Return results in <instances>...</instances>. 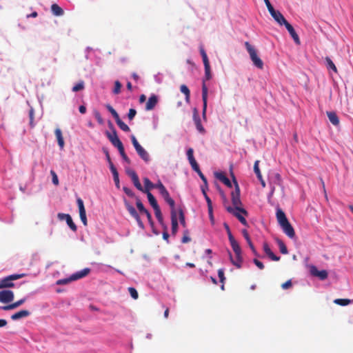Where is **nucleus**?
<instances>
[{
	"label": "nucleus",
	"mask_w": 353,
	"mask_h": 353,
	"mask_svg": "<svg viewBox=\"0 0 353 353\" xmlns=\"http://www.w3.org/2000/svg\"><path fill=\"white\" fill-rule=\"evenodd\" d=\"M205 77L202 82V100H203V116L205 117L206 109H207V101H208V89L205 84V81H208L212 78L210 62L205 63Z\"/></svg>",
	"instance_id": "nucleus-1"
},
{
	"label": "nucleus",
	"mask_w": 353,
	"mask_h": 353,
	"mask_svg": "<svg viewBox=\"0 0 353 353\" xmlns=\"http://www.w3.org/2000/svg\"><path fill=\"white\" fill-rule=\"evenodd\" d=\"M245 46L250 54V59L253 62V64L259 69H263V61L258 57L256 49L248 42H245Z\"/></svg>",
	"instance_id": "nucleus-2"
},
{
	"label": "nucleus",
	"mask_w": 353,
	"mask_h": 353,
	"mask_svg": "<svg viewBox=\"0 0 353 353\" xmlns=\"http://www.w3.org/2000/svg\"><path fill=\"white\" fill-rule=\"evenodd\" d=\"M228 212L234 215L245 226H248V222L244 216H248V212L243 208H233L231 206L226 208Z\"/></svg>",
	"instance_id": "nucleus-3"
},
{
	"label": "nucleus",
	"mask_w": 353,
	"mask_h": 353,
	"mask_svg": "<svg viewBox=\"0 0 353 353\" xmlns=\"http://www.w3.org/2000/svg\"><path fill=\"white\" fill-rule=\"evenodd\" d=\"M90 272V268H84L82 270L75 272L72 274L69 278L59 279L57 281V285H66L71 281H74L81 278L86 276Z\"/></svg>",
	"instance_id": "nucleus-4"
},
{
	"label": "nucleus",
	"mask_w": 353,
	"mask_h": 353,
	"mask_svg": "<svg viewBox=\"0 0 353 353\" xmlns=\"http://www.w3.org/2000/svg\"><path fill=\"white\" fill-rule=\"evenodd\" d=\"M24 274H14L0 279V289L10 288L14 286L13 281L23 278Z\"/></svg>",
	"instance_id": "nucleus-5"
},
{
	"label": "nucleus",
	"mask_w": 353,
	"mask_h": 353,
	"mask_svg": "<svg viewBox=\"0 0 353 353\" xmlns=\"http://www.w3.org/2000/svg\"><path fill=\"white\" fill-rule=\"evenodd\" d=\"M232 181L235 185V190L233 191L231 194L232 203L234 205L233 208H241L240 206L241 205V201L240 199V188L233 174H232Z\"/></svg>",
	"instance_id": "nucleus-6"
},
{
	"label": "nucleus",
	"mask_w": 353,
	"mask_h": 353,
	"mask_svg": "<svg viewBox=\"0 0 353 353\" xmlns=\"http://www.w3.org/2000/svg\"><path fill=\"white\" fill-rule=\"evenodd\" d=\"M310 272L312 276L318 277L320 280H325L328 276V273L326 270H319L315 265H311Z\"/></svg>",
	"instance_id": "nucleus-7"
},
{
	"label": "nucleus",
	"mask_w": 353,
	"mask_h": 353,
	"mask_svg": "<svg viewBox=\"0 0 353 353\" xmlns=\"http://www.w3.org/2000/svg\"><path fill=\"white\" fill-rule=\"evenodd\" d=\"M14 292L9 290L0 291V302L8 303L14 300Z\"/></svg>",
	"instance_id": "nucleus-8"
},
{
	"label": "nucleus",
	"mask_w": 353,
	"mask_h": 353,
	"mask_svg": "<svg viewBox=\"0 0 353 353\" xmlns=\"http://www.w3.org/2000/svg\"><path fill=\"white\" fill-rule=\"evenodd\" d=\"M77 205L79 210L80 219L85 226L88 224L85 209L84 207L83 201L81 198L77 199Z\"/></svg>",
	"instance_id": "nucleus-9"
},
{
	"label": "nucleus",
	"mask_w": 353,
	"mask_h": 353,
	"mask_svg": "<svg viewBox=\"0 0 353 353\" xmlns=\"http://www.w3.org/2000/svg\"><path fill=\"white\" fill-rule=\"evenodd\" d=\"M270 14L280 26L285 25L288 22L282 13L279 10L274 9L273 11L270 12Z\"/></svg>",
	"instance_id": "nucleus-10"
},
{
	"label": "nucleus",
	"mask_w": 353,
	"mask_h": 353,
	"mask_svg": "<svg viewBox=\"0 0 353 353\" xmlns=\"http://www.w3.org/2000/svg\"><path fill=\"white\" fill-rule=\"evenodd\" d=\"M280 226L283 229V231L284 232V233L288 237L292 239L295 236L294 230L289 221L281 225Z\"/></svg>",
	"instance_id": "nucleus-11"
},
{
	"label": "nucleus",
	"mask_w": 353,
	"mask_h": 353,
	"mask_svg": "<svg viewBox=\"0 0 353 353\" xmlns=\"http://www.w3.org/2000/svg\"><path fill=\"white\" fill-rule=\"evenodd\" d=\"M284 26H285L286 29L289 32L290 36L292 37V39H293L294 41L295 42V43L299 45L301 43V41H300L299 35L296 34V32L295 30L294 29L293 26L290 23H289L288 22H287Z\"/></svg>",
	"instance_id": "nucleus-12"
},
{
	"label": "nucleus",
	"mask_w": 353,
	"mask_h": 353,
	"mask_svg": "<svg viewBox=\"0 0 353 353\" xmlns=\"http://www.w3.org/2000/svg\"><path fill=\"white\" fill-rule=\"evenodd\" d=\"M165 202L170 205L171 210H175V202L170 197V194L167 190H165L162 192L160 193Z\"/></svg>",
	"instance_id": "nucleus-13"
},
{
	"label": "nucleus",
	"mask_w": 353,
	"mask_h": 353,
	"mask_svg": "<svg viewBox=\"0 0 353 353\" xmlns=\"http://www.w3.org/2000/svg\"><path fill=\"white\" fill-rule=\"evenodd\" d=\"M172 234L175 235L178 230V220L176 210H171Z\"/></svg>",
	"instance_id": "nucleus-14"
},
{
	"label": "nucleus",
	"mask_w": 353,
	"mask_h": 353,
	"mask_svg": "<svg viewBox=\"0 0 353 353\" xmlns=\"http://www.w3.org/2000/svg\"><path fill=\"white\" fill-rule=\"evenodd\" d=\"M158 103V98L155 94L151 95L145 105V110H152L154 108L156 105Z\"/></svg>",
	"instance_id": "nucleus-15"
},
{
	"label": "nucleus",
	"mask_w": 353,
	"mask_h": 353,
	"mask_svg": "<svg viewBox=\"0 0 353 353\" xmlns=\"http://www.w3.org/2000/svg\"><path fill=\"white\" fill-rule=\"evenodd\" d=\"M25 301H26V298H23V299H21L13 303H11V304H9L7 305H4V306H0V309L3 310H14V309L19 307L22 304H23L25 303Z\"/></svg>",
	"instance_id": "nucleus-16"
},
{
	"label": "nucleus",
	"mask_w": 353,
	"mask_h": 353,
	"mask_svg": "<svg viewBox=\"0 0 353 353\" xmlns=\"http://www.w3.org/2000/svg\"><path fill=\"white\" fill-rule=\"evenodd\" d=\"M263 250L265 253L269 256V258L274 261H278L280 260V257L276 256L272 251L271 250L270 248L269 247L268 244L267 243H263Z\"/></svg>",
	"instance_id": "nucleus-17"
},
{
	"label": "nucleus",
	"mask_w": 353,
	"mask_h": 353,
	"mask_svg": "<svg viewBox=\"0 0 353 353\" xmlns=\"http://www.w3.org/2000/svg\"><path fill=\"white\" fill-rule=\"evenodd\" d=\"M242 234H243V237L245 238V239L246 240L250 248L251 249L252 253L255 255V256H258V253L251 241V239L250 237V235L248 232V231L246 230H242Z\"/></svg>",
	"instance_id": "nucleus-18"
},
{
	"label": "nucleus",
	"mask_w": 353,
	"mask_h": 353,
	"mask_svg": "<svg viewBox=\"0 0 353 353\" xmlns=\"http://www.w3.org/2000/svg\"><path fill=\"white\" fill-rule=\"evenodd\" d=\"M276 215L277 221L280 225L288 221V220L285 216V214L281 209L278 208L276 210Z\"/></svg>",
	"instance_id": "nucleus-19"
},
{
	"label": "nucleus",
	"mask_w": 353,
	"mask_h": 353,
	"mask_svg": "<svg viewBox=\"0 0 353 353\" xmlns=\"http://www.w3.org/2000/svg\"><path fill=\"white\" fill-rule=\"evenodd\" d=\"M230 245L235 254V256H239V255L242 254L241 248L239 244V243L236 241V239H232L230 241Z\"/></svg>",
	"instance_id": "nucleus-20"
},
{
	"label": "nucleus",
	"mask_w": 353,
	"mask_h": 353,
	"mask_svg": "<svg viewBox=\"0 0 353 353\" xmlns=\"http://www.w3.org/2000/svg\"><path fill=\"white\" fill-rule=\"evenodd\" d=\"M30 314V312L28 310H23L19 312H17L11 316V319L13 321H16L20 319L21 318L27 317Z\"/></svg>",
	"instance_id": "nucleus-21"
},
{
	"label": "nucleus",
	"mask_w": 353,
	"mask_h": 353,
	"mask_svg": "<svg viewBox=\"0 0 353 353\" xmlns=\"http://www.w3.org/2000/svg\"><path fill=\"white\" fill-rule=\"evenodd\" d=\"M139 156L145 162H148L150 161V155L148 152L142 147L139 146V148L136 150Z\"/></svg>",
	"instance_id": "nucleus-22"
},
{
	"label": "nucleus",
	"mask_w": 353,
	"mask_h": 353,
	"mask_svg": "<svg viewBox=\"0 0 353 353\" xmlns=\"http://www.w3.org/2000/svg\"><path fill=\"white\" fill-rule=\"evenodd\" d=\"M194 122H195V125H196V129L199 132H203L205 131V130H204V128L203 127V125L201 124V119H200L199 117L198 116L197 111H196V109H194Z\"/></svg>",
	"instance_id": "nucleus-23"
},
{
	"label": "nucleus",
	"mask_w": 353,
	"mask_h": 353,
	"mask_svg": "<svg viewBox=\"0 0 353 353\" xmlns=\"http://www.w3.org/2000/svg\"><path fill=\"white\" fill-rule=\"evenodd\" d=\"M54 134L57 139L58 145H59L61 149H63L65 143L62 136L61 130L59 128H57L54 131Z\"/></svg>",
	"instance_id": "nucleus-24"
},
{
	"label": "nucleus",
	"mask_w": 353,
	"mask_h": 353,
	"mask_svg": "<svg viewBox=\"0 0 353 353\" xmlns=\"http://www.w3.org/2000/svg\"><path fill=\"white\" fill-rule=\"evenodd\" d=\"M327 117L330 120V121L334 125H338L339 124V119L338 116L334 112H327Z\"/></svg>",
	"instance_id": "nucleus-25"
},
{
	"label": "nucleus",
	"mask_w": 353,
	"mask_h": 353,
	"mask_svg": "<svg viewBox=\"0 0 353 353\" xmlns=\"http://www.w3.org/2000/svg\"><path fill=\"white\" fill-rule=\"evenodd\" d=\"M143 182L145 188H143V192L147 194L148 192H150V190L151 189L154 188V184H153L148 178H144Z\"/></svg>",
	"instance_id": "nucleus-26"
},
{
	"label": "nucleus",
	"mask_w": 353,
	"mask_h": 353,
	"mask_svg": "<svg viewBox=\"0 0 353 353\" xmlns=\"http://www.w3.org/2000/svg\"><path fill=\"white\" fill-rule=\"evenodd\" d=\"M51 11L55 16H61L63 14V10L57 3L51 6Z\"/></svg>",
	"instance_id": "nucleus-27"
},
{
	"label": "nucleus",
	"mask_w": 353,
	"mask_h": 353,
	"mask_svg": "<svg viewBox=\"0 0 353 353\" xmlns=\"http://www.w3.org/2000/svg\"><path fill=\"white\" fill-rule=\"evenodd\" d=\"M230 260H231V263L234 265L236 266L237 268H241V266H242V263H243V257H242V254L239 255V256H236L235 257V259H233L232 257V255H231V253L230 252Z\"/></svg>",
	"instance_id": "nucleus-28"
},
{
	"label": "nucleus",
	"mask_w": 353,
	"mask_h": 353,
	"mask_svg": "<svg viewBox=\"0 0 353 353\" xmlns=\"http://www.w3.org/2000/svg\"><path fill=\"white\" fill-rule=\"evenodd\" d=\"M216 178L219 179L222 183H223L225 185L231 188L232 183L230 179L223 173L216 174Z\"/></svg>",
	"instance_id": "nucleus-29"
},
{
	"label": "nucleus",
	"mask_w": 353,
	"mask_h": 353,
	"mask_svg": "<svg viewBox=\"0 0 353 353\" xmlns=\"http://www.w3.org/2000/svg\"><path fill=\"white\" fill-rule=\"evenodd\" d=\"M275 241L279 245L280 252L283 254H287L288 253V251L287 247H286L285 244L284 243V242L279 238H276Z\"/></svg>",
	"instance_id": "nucleus-30"
},
{
	"label": "nucleus",
	"mask_w": 353,
	"mask_h": 353,
	"mask_svg": "<svg viewBox=\"0 0 353 353\" xmlns=\"http://www.w3.org/2000/svg\"><path fill=\"white\" fill-rule=\"evenodd\" d=\"M146 194H147L148 201H149L150 204L151 205V206L153 208V209L157 208L158 207H159L155 197L153 196V194L151 192H148Z\"/></svg>",
	"instance_id": "nucleus-31"
},
{
	"label": "nucleus",
	"mask_w": 353,
	"mask_h": 353,
	"mask_svg": "<svg viewBox=\"0 0 353 353\" xmlns=\"http://www.w3.org/2000/svg\"><path fill=\"white\" fill-rule=\"evenodd\" d=\"M180 90L182 93H183L185 96V101L187 103L190 102V91L187 85H181L180 87Z\"/></svg>",
	"instance_id": "nucleus-32"
},
{
	"label": "nucleus",
	"mask_w": 353,
	"mask_h": 353,
	"mask_svg": "<svg viewBox=\"0 0 353 353\" xmlns=\"http://www.w3.org/2000/svg\"><path fill=\"white\" fill-rule=\"evenodd\" d=\"M117 124L118 125V126L124 132H128L130 131V128L128 127V125L127 124H125L123 121H121V119H120V117L119 119H117V120H115Z\"/></svg>",
	"instance_id": "nucleus-33"
},
{
	"label": "nucleus",
	"mask_w": 353,
	"mask_h": 353,
	"mask_svg": "<svg viewBox=\"0 0 353 353\" xmlns=\"http://www.w3.org/2000/svg\"><path fill=\"white\" fill-rule=\"evenodd\" d=\"M84 88L85 83L83 81L81 80L72 87V90L74 92H77L83 90Z\"/></svg>",
	"instance_id": "nucleus-34"
},
{
	"label": "nucleus",
	"mask_w": 353,
	"mask_h": 353,
	"mask_svg": "<svg viewBox=\"0 0 353 353\" xmlns=\"http://www.w3.org/2000/svg\"><path fill=\"white\" fill-rule=\"evenodd\" d=\"M125 205L126 209L128 210V212L132 217L137 216L138 213H137V210H135V208L132 205H131L128 202H125Z\"/></svg>",
	"instance_id": "nucleus-35"
},
{
	"label": "nucleus",
	"mask_w": 353,
	"mask_h": 353,
	"mask_svg": "<svg viewBox=\"0 0 353 353\" xmlns=\"http://www.w3.org/2000/svg\"><path fill=\"white\" fill-rule=\"evenodd\" d=\"M327 68L332 70L334 72H337V69L333 61L328 57L325 59Z\"/></svg>",
	"instance_id": "nucleus-36"
},
{
	"label": "nucleus",
	"mask_w": 353,
	"mask_h": 353,
	"mask_svg": "<svg viewBox=\"0 0 353 353\" xmlns=\"http://www.w3.org/2000/svg\"><path fill=\"white\" fill-rule=\"evenodd\" d=\"M350 302L351 300L347 299H336L334 301V303L342 306L347 305L348 304L350 303Z\"/></svg>",
	"instance_id": "nucleus-37"
},
{
	"label": "nucleus",
	"mask_w": 353,
	"mask_h": 353,
	"mask_svg": "<svg viewBox=\"0 0 353 353\" xmlns=\"http://www.w3.org/2000/svg\"><path fill=\"white\" fill-rule=\"evenodd\" d=\"M136 204L138 210L141 213L145 214L146 212H148V210L145 208L143 204L139 198H137Z\"/></svg>",
	"instance_id": "nucleus-38"
},
{
	"label": "nucleus",
	"mask_w": 353,
	"mask_h": 353,
	"mask_svg": "<svg viewBox=\"0 0 353 353\" xmlns=\"http://www.w3.org/2000/svg\"><path fill=\"white\" fill-rule=\"evenodd\" d=\"M259 161H256L254 164V171L259 180H261L262 175L259 167Z\"/></svg>",
	"instance_id": "nucleus-39"
},
{
	"label": "nucleus",
	"mask_w": 353,
	"mask_h": 353,
	"mask_svg": "<svg viewBox=\"0 0 353 353\" xmlns=\"http://www.w3.org/2000/svg\"><path fill=\"white\" fill-rule=\"evenodd\" d=\"M69 228L73 231L76 232L77 230V227L75 223L73 222L72 219L70 216L67 217V220L65 221Z\"/></svg>",
	"instance_id": "nucleus-40"
},
{
	"label": "nucleus",
	"mask_w": 353,
	"mask_h": 353,
	"mask_svg": "<svg viewBox=\"0 0 353 353\" xmlns=\"http://www.w3.org/2000/svg\"><path fill=\"white\" fill-rule=\"evenodd\" d=\"M105 107L108 109V110L111 113L114 120H117V119L119 118V114L110 104H107Z\"/></svg>",
	"instance_id": "nucleus-41"
},
{
	"label": "nucleus",
	"mask_w": 353,
	"mask_h": 353,
	"mask_svg": "<svg viewBox=\"0 0 353 353\" xmlns=\"http://www.w3.org/2000/svg\"><path fill=\"white\" fill-rule=\"evenodd\" d=\"M154 214H155V216H156L158 221L160 223H162L163 219V216H162L160 208L158 207L157 208H154Z\"/></svg>",
	"instance_id": "nucleus-42"
},
{
	"label": "nucleus",
	"mask_w": 353,
	"mask_h": 353,
	"mask_svg": "<svg viewBox=\"0 0 353 353\" xmlns=\"http://www.w3.org/2000/svg\"><path fill=\"white\" fill-rule=\"evenodd\" d=\"M134 186L139 190V191H141L143 192V188L142 187L140 181H139V176H137V177H134L133 179H132Z\"/></svg>",
	"instance_id": "nucleus-43"
},
{
	"label": "nucleus",
	"mask_w": 353,
	"mask_h": 353,
	"mask_svg": "<svg viewBox=\"0 0 353 353\" xmlns=\"http://www.w3.org/2000/svg\"><path fill=\"white\" fill-rule=\"evenodd\" d=\"M134 186L139 190V191H141L143 192V188L142 187L140 181H139V176H137V177H134L133 179H132Z\"/></svg>",
	"instance_id": "nucleus-44"
},
{
	"label": "nucleus",
	"mask_w": 353,
	"mask_h": 353,
	"mask_svg": "<svg viewBox=\"0 0 353 353\" xmlns=\"http://www.w3.org/2000/svg\"><path fill=\"white\" fill-rule=\"evenodd\" d=\"M128 292L130 294V296H132V299H137L138 297H139V294H138V292L137 291V290L134 288H132V287H130L128 288Z\"/></svg>",
	"instance_id": "nucleus-45"
},
{
	"label": "nucleus",
	"mask_w": 353,
	"mask_h": 353,
	"mask_svg": "<svg viewBox=\"0 0 353 353\" xmlns=\"http://www.w3.org/2000/svg\"><path fill=\"white\" fill-rule=\"evenodd\" d=\"M121 86H122L121 83L119 81H116L114 82V88L113 90V93L115 94H119L121 92Z\"/></svg>",
	"instance_id": "nucleus-46"
},
{
	"label": "nucleus",
	"mask_w": 353,
	"mask_h": 353,
	"mask_svg": "<svg viewBox=\"0 0 353 353\" xmlns=\"http://www.w3.org/2000/svg\"><path fill=\"white\" fill-rule=\"evenodd\" d=\"M50 174L52 176V183L55 185H58L59 182V179H58V176L56 174V172L53 170H50Z\"/></svg>",
	"instance_id": "nucleus-47"
},
{
	"label": "nucleus",
	"mask_w": 353,
	"mask_h": 353,
	"mask_svg": "<svg viewBox=\"0 0 353 353\" xmlns=\"http://www.w3.org/2000/svg\"><path fill=\"white\" fill-rule=\"evenodd\" d=\"M200 53L202 57L203 63L209 62L207 54L202 46L200 47Z\"/></svg>",
	"instance_id": "nucleus-48"
},
{
	"label": "nucleus",
	"mask_w": 353,
	"mask_h": 353,
	"mask_svg": "<svg viewBox=\"0 0 353 353\" xmlns=\"http://www.w3.org/2000/svg\"><path fill=\"white\" fill-rule=\"evenodd\" d=\"M111 143L114 147L117 148V149L123 145V143L119 137H114V139L112 140Z\"/></svg>",
	"instance_id": "nucleus-49"
},
{
	"label": "nucleus",
	"mask_w": 353,
	"mask_h": 353,
	"mask_svg": "<svg viewBox=\"0 0 353 353\" xmlns=\"http://www.w3.org/2000/svg\"><path fill=\"white\" fill-rule=\"evenodd\" d=\"M137 114V111L134 108H130L128 114V118L130 121H132Z\"/></svg>",
	"instance_id": "nucleus-50"
},
{
	"label": "nucleus",
	"mask_w": 353,
	"mask_h": 353,
	"mask_svg": "<svg viewBox=\"0 0 353 353\" xmlns=\"http://www.w3.org/2000/svg\"><path fill=\"white\" fill-rule=\"evenodd\" d=\"M193 154H194V150L192 148H189L187 150V157H188L189 162L192 161L193 160H195Z\"/></svg>",
	"instance_id": "nucleus-51"
},
{
	"label": "nucleus",
	"mask_w": 353,
	"mask_h": 353,
	"mask_svg": "<svg viewBox=\"0 0 353 353\" xmlns=\"http://www.w3.org/2000/svg\"><path fill=\"white\" fill-rule=\"evenodd\" d=\"M190 164L191 165L192 168L196 172H199L200 170L199 166L196 160H193L192 161H190Z\"/></svg>",
	"instance_id": "nucleus-52"
},
{
	"label": "nucleus",
	"mask_w": 353,
	"mask_h": 353,
	"mask_svg": "<svg viewBox=\"0 0 353 353\" xmlns=\"http://www.w3.org/2000/svg\"><path fill=\"white\" fill-rule=\"evenodd\" d=\"M189 232L188 230H185L183 234V236L181 239V242L183 243H186L190 241V238L189 237Z\"/></svg>",
	"instance_id": "nucleus-53"
},
{
	"label": "nucleus",
	"mask_w": 353,
	"mask_h": 353,
	"mask_svg": "<svg viewBox=\"0 0 353 353\" xmlns=\"http://www.w3.org/2000/svg\"><path fill=\"white\" fill-rule=\"evenodd\" d=\"M179 212L180 223L183 227H185V216H184L183 212L182 210H179Z\"/></svg>",
	"instance_id": "nucleus-54"
},
{
	"label": "nucleus",
	"mask_w": 353,
	"mask_h": 353,
	"mask_svg": "<svg viewBox=\"0 0 353 353\" xmlns=\"http://www.w3.org/2000/svg\"><path fill=\"white\" fill-rule=\"evenodd\" d=\"M224 226L228 236L229 241H232V239H234V237L233 236L228 225L227 223H224Z\"/></svg>",
	"instance_id": "nucleus-55"
},
{
	"label": "nucleus",
	"mask_w": 353,
	"mask_h": 353,
	"mask_svg": "<svg viewBox=\"0 0 353 353\" xmlns=\"http://www.w3.org/2000/svg\"><path fill=\"white\" fill-rule=\"evenodd\" d=\"M154 188L158 189L160 193L166 190L165 187L161 181H159L157 184H154Z\"/></svg>",
	"instance_id": "nucleus-56"
},
{
	"label": "nucleus",
	"mask_w": 353,
	"mask_h": 353,
	"mask_svg": "<svg viewBox=\"0 0 353 353\" xmlns=\"http://www.w3.org/2000/svg\"><path fill=\"white\" fill-rule=\"evenodd\" d=\"M94 117L95 119L97 120L98 123L99 124H103V118L101 117V114L99 113V112L98 111H95L94 113Z\"/></svg>",
	"instance_id": "nucleus-57"
},
{
	"label": "nucleus",
	"mask_w": 353,
	"mask_h": 353,
	"mask_svg": "<svg viewBox=\"0 0 353 353\" xmlns=\"http://www.w3.org/2000/svg\"><path fill=\"white\" fill-rule=\"evenodd\" d=\"M106 134L110 142L114 139V137H118L117 132L114 129L113 130L112 133L107 132Z\"/></svg>",
	"instance_id": "nucleus-58"
},
{
	"label": "nucleus",
	"mask_w": 353,
	"mask_h": 353,
	"mask_svg": "<svg viewBox=\"0 0 353 353\" xmlns=\"http://www.w3.org/2000/svg\"><path fill=\"white\" fill-rule=\"evenodd\" d=\"M218 276H219V278L220 279V282L223 283L225 278V276H224V271H223V269H219L218 270Z\"/></svg>",
	"instance_id": "nucleus-59"
},
{
	"label": "nucleus",
	"mask_w": 353,
	"mask_h": 353,
	"mask_svg": "<svg viewBox=\"0 0 353 353\" xmlns=\"http://www.w3.org/2000/svg\"><path fill=\"white\" fill-rule=\"evenodd\" d=\"M131 140H132V145L134 147L135 150L139 148V146H141L134 135L131 136Z\"/></svg>",
	"instance_id": "nucleus-60"
},
{
	"label": "nucleus",
	"mask_w": 353,
	"mask_h": 353,
	"mask_svg": "<svg viewBox=\"0 0 353 353\" xmlns=\"http://www.w3.org/2000/svg\"><path fill=\"white\" fill-rule=\"evenodd\" d=\"M131 140H132V145L134 147L135 150L139 148V146H141L134 135L131 136Z\"/></svg>",
	"instance_id": "nucleus-61"
},
{
	"label": "nucleus",
	"mask_w": 353,
	"mask_h": 353,
	"mask_svg": "<svg viewBox=\"0 0 353 353\" xmlns=\"http://www.w3.org/2000/svg\"><path fill=\"white\" fill-rule=\"evenodd\" d=\"M123 192L129 196L130 197H134L135 195L134 194V192L132 191V190H130V188H127V187H123Z\"/></svg>",
	"instance_id": "nucleus-62"
},
{
	"label": "nucleus",
	"mask_w": 353,
	"mask_h": 353,
	"mask_svg": "<svg viewBox=\"0 0 353 353\" xmlns=\"http://www.w3.org/2000/svg\"><path fill=\"white\" fill-rule=\"evenodd\" d=\"M112 175H113V179H114V181L115 183L116 186L118 188H119L120 185H119V173H118V172H115V173H113Z\"/></svg>",
	"instance_id": "nucleus-63"
},
{
	"label": "nucleus",
	"mask_w": 353,
	"mask_h": 353,
	"mask_svg": "<svg viewBox=\"0 0 353 353\" xmlns=\"http://www.w3.org/2000/svg\"><path fill=\"white\" fill-rule=\"evenodd\" d=\"M69 216H70V215L69 214L58 213V214H57V217L60 221H63V220L66 221L67 217H69Z\"/></svg>",
	"instance_id": "nucleus-64"
}]
</instances>
